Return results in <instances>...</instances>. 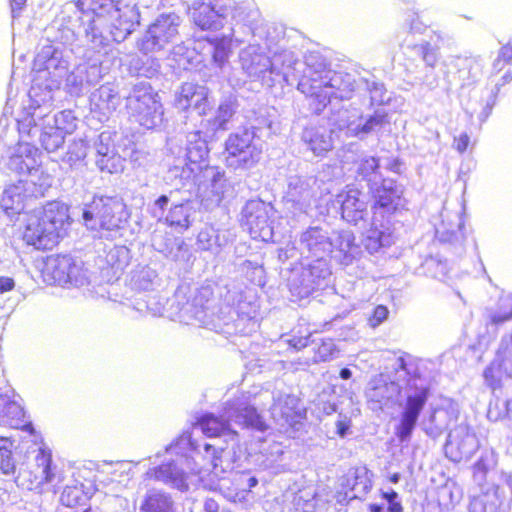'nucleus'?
<instances>
[{
  "label": "nucleus",
  "instance_id": "4d7b16f0",
  "mask_svg": "<svg viewBox=\"0 0 512 512\" xmlns=\"http://www.w3.org/2000/svg\"><path fill=\"white\" fill-rule=\"evenodd\" d=\"M384 508L380 504L372 503L368 506V512H383Z\"/></svg>",
  "mask_w": 512,
  "mask_h": 512
},
{
  "label": "nucleus",
  "instance_id": "79ce46f5",
  "mask_svg": "<svg viewBox=\"0 0 512 512\" xmlns=\"http://www.w3.org/2000/svg\"><path fill=\"white\" fill-rule=\"evenodd\" d=\"M359 486L360 491L362 492L368 491L371 486L370 481L367 479L365 473L362 476H359L358 474L354 475V483L351 485V489L353 491L358 490Z\"/></svg>",
  "mask_w": 512,
  "mask_h": 512
},
{
  "label": "nucleus",
  "instance_id": "338daca9",
  "mask_svg": "<svg viewBox=\"0 0 512 512\" xmlns=\"http://www.w3.org/2000/svg\"><path fill=\"white\" fill-rule=\"evenodd\" d=\"M82 512H92L91 508H87L85 510H83Z\"/></svg>",
  "mask_w": 512,
  "mask_h": 512
},
{
  "label": "nucleus",
  "instance_id": "6e6d98bb",
  "mask_svg": "<svg viewBox=\"0 0 512 512\" xmlns=\"http://www.w3.org/2000/svg\"><path fill=\"white\" fill-rule=\"evenodd\" d=\"M473 454V450H468L461 453L458 457L452 458L453 461H461L462 459H469Z\"/></svg>",
  "mask_w": 512,
  "mask_h": 512
},
{
  "label": "nucleus",
  "instance_id": "e2e57ef3",
  "mask_svg": "<svg viewBox=\"0 0 512 512\" xmlns=\"http://www.w3.org/2000/svg\"><path fill=\"white\" fill-rule=\"evenodd\" d=\"M204 449L206 452H209L211 449H213V446L211 444H205Z\"/></svg>",
  "mask_w": 512,
  "mask_h": 512
},
{
  "label": "nucleus",
  "instance_id": "c756f323",
  "mask_svg": "<svg viewBox=\"0 0 512 512\" xmlns=\"http://www.w3.org/2000/svg\"><path fill=\"white\" fill-rule=\"evenodd\" d=\"M392 242V233L390 231H381L372 227L366 237V246L369 249L377 250L384 246H389Z\"/></svg>",
  "mask_w": 512,
  "mask_h": 512
},
{
  "label": "nucleus",
  "instance_id": "423d86ee",
  "mask_svg": "<svg viewBox=\"0 0 512 512\" xmlns=\"http://www.w3.org/2000/svg\"><path fill=\"white\" fill-rule=\"evenodd\" d=\"M80 267L75 259L68 254H53L43 260L40 270L41 278L47 285H66L75 281Z\"/></svg>",
  "mask_w": 512,
  "mask_h": 512
},
{
  "label": "nucleus",
  "instance_id": "37998d69",
  "mask_svg": "<svg viewBox=\"0 0 512 512\" xmlns=\"http://www.w3.org/2000/svg\"><path fill=\"white\" fill-rule=\"evenodd\" d=\"M454 143H455V149L458 152L463 153L467 150V148L469 146L470 138L466 133H463L454 139Z\"/></svg>",
  "mask_w": 512,
  "mask_h": 512
},
{
  "label": "nucleus",
  "instance_id": "6e6552de",
  "mask_svg": "<svg viewBox=\"0 0 512 512\" xmlns=\"http://www.w3.org/2000/svg\"><path fill=\"white\" fill-rule=\"evenodd\" d=\"M429 392V388L424 387L417 394L407 397L400 423L396 428V436L399 440L404 441L410 437L418 417L427 402Z\"/></svg>",
  "mask_w": 512,
  "mask_h": 512
},
{
  "label": "nucleus",
  "instance_id": "13d9d810",
  "mask_svg": "<svg viewBox=\"0 0 512 512\" xmlns=\"http://www.w3.org/2000/svg\"><path fill=\"white\" fill-rule=\"evenodd\" d=\"M340 377L344 380L351 378V371L348 368H342L339 373Z\"/></svg>",
  "mask_w": 512,
  "mask_h": 512
},
{
  "label": "nucleus",
  "instance_id": "4be33fe9",
  "mask_svg": "<svg viewBox=\"0 0 512 512\" xmlns=\"http://www.w3.org/2000/svg\"><path fill=\"white\" fill-rule=\"evenodd\" d=\"M380 176V160L374 156H364L356 161L355 178L370 186Z\"/></svg>",
  "mask_w": 512,
  "mask_h": 512
},
{
  "label": "nucleus",
  "instance_id": "6ab92c4d",
  "mask_svg": "<svg viewBox=\"0 0 512 512\" xmlns=\"http://www.w3.org/2000/svg\"><path fill=\"white\" fill-rule=\"evenodd\" d=\"M397 385L393 381H387L381 376L373 378L368 391L369 401L379 405L393 400Z\"/></svg>",
  "mask_w": 512,
  "mask_h": 512
},
{
  "label": "nucleus",
  "instance_id": "3c124183",
  "mask_svg": "<svg viewBox=\"0 0 512 512\" xmlns=\"http://www.w3.org/2000/svg\"><path fill=\"white\" fill-rule=\"evenodd\" d=\"M398 494L395 491L385 492L382 494V498L387 500L389 503L397 501Z\"/></svg>",
  "mask_w": 512,
  "mask_h": 512
},
{
  "label": "nucleus",
  "instance_id": "cd10ccee",
  "mask_svg": "<svg viewBox=\"0 0 512 512\" xmlns=\"http://www.w3.org/2000/svg\"><path fill=\"white\" fill-rule=\"evenodd\" d=\"M79 11L85 14L101 16L116 7L115 0H76Z\"/></svg>",
  "mask_w": 512,
  "mask_h": 512
},
{
  "label": "nucleus",
  "instance_id": "de8ad7c7",
  "mask_svg": "<svg viewBox=\"0 0 512 512\" xmlns=\"http://www.w3.org/2000/svg\"><path fill=\"white\" fill-rule=\"evenodd\" d=\"M336 427H337V434L341 437H344L346 435L347 431L349 430L350 423L346 422V421H338L336 423Z\"/></svg>",
  "mask_w": 512,
  "mask_h": 512
},
{
  "label": "nucleus",
  "instance_id": "a211bd4d",
  "mask_svg": "<svg viewBox=\"0 0 512 512\" xmlns=\"http://www.w3.org/2000/svg\"><path fill=\"white\" fill-rule=\"evenodd\" d=\"M27 198L24 183L18 182L7 187L1 198V207L8 215L18 214L24 208Z\"/></svg>",
  "mask_w": 512,
  "mask_h": 512
},
{
  "label": "nucleus",
  "instance_id": "c9c22d12",
  "mask_svg": "<svg viewBox=\"0 0 512 512\" xmlns=\"http://www.w3.org/2000/svg\"><path fill=\"white\" fill-rule=\"evenodd\" d=\"M387 122L388 118L386 113H375L372 116H370L362 125L361 131L364 133H369L375 130L377 127H381Z\"/></svg>",
  "mask_w": 512,
  "mask_h": 512
},
{
  "label": "nucleus",
  "instance_id": "f257e3e1",
  "mask_svg": "<svg viewBox=\"0 0 512 512\" xmlns=\"http://www.w3.org/2000/svg\"><path fill=\"white\" fill-rule=\"evenodd\" d=\"M71 222L69 208L65 204L48 202L26 215L21 238L36 250H52L67 235Z\"/></svg>",
  "mask_w": 512,
  "mask_h": 512
},
{
  "label": "nucleus",
  "instance_id": "2f4dec72",
  "mask_svg": "<svg viewBox=\"0 0 512 512\" xmlns=\"http://www.w3.org/2000/svg\"><path fill=\"white\" fill-rule=\"evenodd\" d=\"M398 370L404 371L410 378L420 377V371L416 358L408 353H403L398 359Z\"/></svg>",
  "mask_w": 512,
  "mask_h": 512
},
{
  "label": "nucleus",
  "instance_id": "49530a36",
  "mask_svg": "<svg viewBox=\"0 0 512 512\" xmlns=\"http://www.w3.org/2000/svg\"><path fill=\"white\" fill-rule=\"evenodd\" d=\"M15 287V282L11 277H0V294L9 292Z\"/></svg>",
  "mask_w": 512,
  "mask_h": 512
},
{
  "label": "nucleus",
  "instance_id": "473e14b6",
  "mask_svg": "<svg viewBox=\"0 0 512 512\" xmlns=\"http://www.w3.org/2000/svg\"><path fill=\"white\" fill-rule=\"evenodd\" d=\"M163 48L164 46H162V44H160L157 39L152 37V33L149 31V29L143 38L138 42V49L144 55L157 52Z\"/></svg>",
  "mask_w": 512,
  "mask_h": 512
},
{
  "label": "nucleus",
  "instance_id": "0e129e2a",
  "mask_svg": "<svg viewBox=\"0 0 512 512\" xmlns=\"http://www.w3.org/2000/svg\"><path fill=\"white\" fill-rule=\"evenodd\" d=\"M218 460H220V456H214V459H213L214 467H216L218 465V463H217Z\"/></svg>",
  "mask_w": 512,
  "mask_h": 512
},
{
  "label": "nucleus",
  "instance_id": "864d4df0",
  "mask_svg": "<svg viewBox=\"0 0 512 512\" xmlns=\"http://www.w3.org/2000/svg\"><path fill=\"white\" fill-rule=\"evenodd\" d=\"M21 431L27 432L30 435H35L36 431L34 429V426L31 422H27L19 427Z\"/></svg>",
  "mask_w": 512,
  "mask_h": 512
},
{
  "label": "nucleus",
  "instance_id": "39448f33",
  "mask_svg": "<svg viewBox=\"0 0 512 512\" xmlns=\"http://www.w3.org/2000/svg\"><path fill=\"white\" fill-rule=\"evenodd\" d=\"M332 71L320 68L312 69L298 82V89L309 98V105L318 114L330 103L331 96L325 91L330 88Z\"/></svg>",
  "mask_w": 512,
  "mask_h": 512
},
{
  "label": "nucleus",
  "instance_id": "a18cd8bd",
  "mask_svg": "<svg viewBox=\"0 0 512 512\" xmlns=\"http://www.w3.org/2000/svg\"><path fill=\"white\" fill-rule=\"evenodd\" d=\"M474 476H484L488 472V465L484 458L478 459L472 466Z\"/></svg>",
  "mask_w": 512,
  "mask_h": 512
},
{
  "label": "nucleus",
  "instance_id": "8fccbe9b",
  "mask_svg": "<svg viewBox=\"0 0 512 512\" xmlns=\"http://www.w3.org/2000/svg\"><path fill=\"white\" fill-rule=\"evenodd\" d=\"M388 511L389 512H403V506H402L401 502L395 501V502L389 503Z\"/></svg>",
  "mask_w": 512,
  "mask_h": 512
},
{
  "label": "nucleus",
  "instance_id": "9d476101",
  "mask_svg": "<svg viewBox=\"0 0 512 512\" xmlns=\"http://www.w3.org/2000/svg\"><path fill=\"white\" fill-rule=\"evenodd\" d=\"M370 192L374 200L372 205L374 213L379 211L381 214L392 215L400 209L403 193L396 186L395 181H390L387 184V181L383 180L379 187L370 188Z\"/></svg>",
  "mask_w": 512,
  "mask_h": 512
},
{
  "label": "nucleus",
  "instance_id": "7ed1b4c3",
  "mask_svg": "<svg viewBox=\"0 0 512 512\" xmlns=\"http://www.w3.org/2000/svg\"><path fill=\"white\" fill-rule=\"evenodd\" d=\"M125 204L107 196H95L83 209L86 227L94 231H113L119 229L125 221Z\"/></svg>",
  "mask_w": 512,
  "mask_h": 512
},
{
  "label": "nucleus",
  "instance_id": "bf43d9fd",
  "mask_svg": "<svg viewBox=\"0 0 512 512\" xmlns=\"http://www.w3.org/2000/svg\"><path fill=\"white\" fill-rule=\"evenodd\" d=\"M258 480L256 477L252 476L248 479V488H253L257 485Z\"/></svg>",
  "mask_w": 512,
  "mask_h": 512
},
{
  "label": "nucleus",
  "instance_id": "0eeeda50",
  "mask_svg": "<svg viewBox=\"0 0 512 512\" xmlns=\"http://www.w3.org/2000/svg\"><path fill=\"white\" fill-rule=\"evenodd\" d=\"M244 225L252 239L269 241L274 235L267 205L259 200L249 201L242 211Z\"/></svg>",
  "mask_w": 512,
  "mask_h": 512
},
{
  "label": "nucleus",
  "instance_id": "f8f14e48",
  "mask_svg": "<svg viewBox=\"0 0 512 512\" xmlns=\"http://www.w3.org/2000/svg\"><path fill=\"white\" fill-rule=\"evenodd\" d=\"M274 406L284 423L293 430H296L306 419L307 410L295 395L288 394L279 397Z\"/></svg>",
  "mask_w": 512,
  "mask_h": 512
},
{
  "label": "nucleus",
  "instance_id": "5701e85b",
  "mask_svg": "<svg viewBox=\"0 0 512 512\" xmlns=\"http://www.w3.org/2000/svg\"><path fill=\"white\" fill-rule=\"evenodd\" d=\"M197 424L203 434L209 438H216L224 435L230 430L229 422L213 414H204L198 418Z\"/></svg>",
  "mask_w": 512,
  "mask_h": 512
},
{
  "label": "nucleus",
  "instance_id": "393cba45",
  "mask_svg": "<svg viewBox=\"0 0 512 512\" xmlns=\"http://www.w3.org/2000/svg\"><path fill=\"white\" fill-rule=\"evenodd\" d=\"M235 106V102L233 101H225L219 104L215 115L208 120L213 134L228 129V123L235 114Z\"/></svg>",
  "mask_w": 512,
  "mask_h": 512
},
{
  "label": "nucleus",
  "instance_id": "58836bf2",
  "mask_svg": "<svg viewBox=\"0 0 512 512\" xmlns=\"http://www.w3.org/2000/svg\"><path fill=\"white\" fill-rule=\"evenodd\" d=\"M16 461L13 455L0 457V471L4 475L13 476L16 472Z\"/></svg>",
  "mask_w": 512,
  "mask_h": 512
},
{
  "label": "nucleus",
  "instance_id": "bb28decb",
  "mask_svg": "<svg viewBox=\"0 0 512 512\" xmlns=\"http://www.w3.org/2000/svg\"><path fill=\"white\" fill-rule=\"evenodd\" d=\"M313 347V362L321 363L332 360L339 350L332 338L316 337Z\"/></svg>",
  "mask_w": 512,
  "mask_h": 512
},
{
  "label": "nucleus",
  "instance_id": "603ef678",
  "mask_svg": "<svg viewBox=\"0 0 512 512\" xmlns=\"http://www.w3.org/2000/svg\"><path fill=\"white\" fill-rule=\"evenodd\" d=\"M168 197L166 195H161L159 196L156 200H155V204L161 209L163 210L164 207L168 204Z\"/></svg>",
  "mask_w": 512,
  "mask_h": 512
},
{
  "label": "nucleus",
  "instance_id": "aec40b11",
  "mask_svg": "<svg viewBox=\"0 0 512 512\" xmlns=\"http://www.w3.org/2000/svg\"><path fill=\"white\" fill-rule=\"evenodd\" d=\"M163 222L173 231H186L191 225L190 209L184 203L175 204L168 210Z\"/></svg>",
  "mask_w": 512,
  "mask_h": 512
},
{
  "label": "nucleus",
  "instance_id": "72a5a7b5",
  "mask_svg": "<svg viewBox=\"0 0 512 512\" xmlns=\"http://www.w3.org/2000/svg\"><path fill=\"white\" fill-rule=\"evenodd\" d=\"M492 508L486 494L474 496L469 503V512H492Z\"/></svg>",
  "mask_w": 512,
  "mask_h": 512
},
{
  "label": "nucleus",
  "instance_id": "69168bd1",
  "mask_svg": "<svg viewBox=\"0 0 512 512\" xmlns=\"http://www.w3.org/2000/svg\"><path fill=\"white\" fill-rule=\"evenodd\" d=\"M21 157H22V156H21V154H15L12 158H13L14 160H18V159H20Z\"/></svg>",
  "mask_w": 512,
  "mask_h": 512
},
{
  "label": "nucleus",
  "instance_id": "c85d7f7f",
  "mask_svg": "<svg viewBox=\"0 0 512 512\" xmlns=\"http://www.w3.org/2000/svg\"><path fill=\"white\" fill-rule=\"evenodd\" d=\"M317 334V331H303L302 329H298L292 331L286 343L290 349L300 351L315 343Z\"/></svg>",
  "mask_w": 512,
  "mask_h": 512
},
{
  "label": "nucleus",
  "instance_id": "20e7f679",
  "mask_svg": "<svg viewBox=\"0 0 512 512\" xmlns=\"http://www.w3.org/2000/svg\"><path fill=\"white\" fill-rule=\"evenodd\" d=\"M262 149L254 142V133L248 129L231 133L224 142V162L232 169H246L256 165Z\"/></svg>",
  "mask_w": 512,
  "mask_h": 512
},
{
  "label": "nucleus",
  "instance_id": "5fc2aeb1",
  "mask_svg": "<svg viewBox=\"0 0 512 512\" xmlns=\"http://www.w3.org/2000/svg\"><path fill=\"white\" fill-rule=\"evenodd\" d=\"M510 315H502V316H493L491 318V322L493 324H500V323H503L505 321H507L508 319H510Z\"/></svg>",
  "mask_w": 512,
  "mask_h": 512
},
{
  "label": "nucleus",
  "instance_id": "f03ea898",
  "mask_svg": "<svg viewBox=\"0 0 512 512\" xmlns=\"http://www.w3.org/2000/svg\"><path fill=\"white\" fill-rule=\"evenodd\" d=\"M62 481L63 475L53 464L51 450L43 447L38 449L34 463L15 477L19 487L38 494L56 493Z\"/></svg>",
  "mask_w": 512,
  "mask_h": 512
},
{
  "label": "nucleus",
  "instance_id": "ea45409f",
  "mask_svg": "<svg viewBox=\"0 0 512 512\" xmlns=\"http://www.w3.org/2000/svg\"><path fill=\"white\" fill-rule=\"evenodd\" d=\"M511 60H512V38L501 47V49L498 53L497 63L507 64Z\"/></svg>",
  "mask_w": 512,
  "mask_h": 512
},
{
  "label": "nucleus",
  "instance_id": "412c9836",
  "mask_svg": "<svg viewBox=\"0 0 512 512\" xmlns=\"http://www.w3.org/2000/svg\"><path fill=\"white\" fill-rule=\"evenodd\" d=\"M302 138L316 155L324 154L332 149L331 137L326 135L325 132H321L318 128H305Z\"/></svg>",
  "mask_w": 512,
  "mask_h": 512
},
{
  "label": "nucleus",
  "instance_id": "a19ab883",
  "mask_svg": "<svg viewBox=\"0 0 512 512\" xmlns=\"http://www.w3.org/2000/svg\"><path fill=\"white\" fill-rule=\"evenodd\" d=\"M13 447V438L0 436V457L13 455Z\"/></svg>",
  "mask_w": 512,
  "mask_h": 512
},
{
  "label": "nucleus",
  "instance_id": "ddd939ff",
  "mask_svg": "<svg viewBox=\"0 0 512 512\" xmlns=\"http://www.w3.org/2000/svg\"><path fill=\"white\" fill-rule=\"evenodd\" d=\"M362 192L355 187H346L338 197L341 198L340 213L348 222H358L363 219L366 212V204L361 199Z\"/></svg>",
  "mask_w": 512,
  "mask_h": 512
},
{
  "label": "nucleus",
  "instance_id": "1a4fd4ad",
  "mask_svg": "<svg viewBox=\"0 0 512 512\" xmlns=\"http://www.w3.org/2000/svg\"><path fill=\"white\" fill-rule=\"evenodd\" d=\"M176 103L183 111H195L200 116L207 115L211 110L208 89L196 83H183Z\"/></svg>",
  "mask_w": 512,
  "mask_h": 512
},
{
  "label": "nucleus",
  "instance_id": "c03bdc74",
  "mask_svg": "<svg viewBox=\"0 0 512 512\" xmlns=\"http://www.w3.org/2000/svg\"><path fill=\"white\" fill-rule=\"evenodd\" d=\"M27 0H9L11 14L13 18H18L25 8Z\"/></svg>",
  "mask_w": 512,
  "mask_h": 512
},
{
  "label": "nucleus",
  "instance_id": "680f3d73",
  "mask_svg": "<svg viewBox=\"0 0 512 512\" xmlns=\"http://www.w3.org/2000/svg\"><path fill=\"white\" fill-rule=\"evenodd\" d=\"M468 439L476 440L475 433L467 432L466 435L463 437V441L468 440Z\"/></svg>",
  "mask_w": 512,
  "mask_h": 512
},
{
  "label": "nucleus",
  "instance_id": "4c0bfd02",
  "mask_svg": "<svg viewBox=\"0 0 512 512\" xmlns=\"http://www.w3.org/2000/svg\"><path fill=\"white\" fill-rule=\"evenodd\" d=\"M245 412H246V414L244 415V417L246 418V422L249 425L256 427L260 430H263L265 428L262 417L257 412L256 408L246 407Z\"/></svg>",
  "mask_w": 512,
  "mask_h": 512
},
{
  "label": "nucleus",
  "instance_id": "2eb2a0df",
  "mask_svg": "<svg viewBox=\"0 0 512 512\" xmlns=\"http://www.w3.org/2000/svg\"><path fill=\"white\" fill-rule=\"evenodd\" d=\"M136 115L138 121L147 129L156 125L155 119L162 115V104L158 95L153 92L145 91L137 97Z\"/></svg>",
  "mask_w": 512,
  "mask_h": 512
},
{
  "label": "nucleus",
  "instance_id": "f704fd0d",
  "mask_svg": "<svg viewBox=\"0 0 512 512\" xmlns=\"http://www.w3.org/2000/svg\"><path fill=\"white\" fill-rule=\"evenodd\" d=\"M420 53L423 61L429 67H435L438 61L437 48L432 46L430 43L425 42L420 45Z\"/></svg>",
  "mask_w": 512,
  "mask_h": 512
},
{
  "label": "nucleus",
  "instance_id": "e433bc0d",
  "mask_svg": "<svg viewBox=\"0 0 512 512\" xmlns=\"http://www.w3.org/2000/svg\"><path fill=\"white\" fill-rule=\"evenodd\" d=\"M389 315V310L385 305H377L374 307L372 313L368 318V323L371 327L375 328L384 322Z\"/></svg>",
  "mask_w": 512,
  "mask_h": 512
},
{
  "label": "nucleus",
  "instance_id": "7c9ffc66",
  "mask_svg": "<svg viewBox=\"0 0 512 512\" xmlns=\"http://www.w3.org/2000/svg\"><path fill=\"white\" fill-rule=\"evenodd\" d=\"M151 477L164 483L174 482L179 478V473L173 463H162L153 468L150 472Z\"/></svg>",
  "mask_w": 512,
  "mask_h": 512
},
{
  "label": "nucleus",
  "instance_id": "4468645a",
  "mask_svg": "<svg viewBox=\"0 0 512 512\" xmlns=\"http://www.w3.org/2000/svg\"><path fill=\"white\" fill-rule=\"evenodd\" d=\"M503 376L512 378V354L498 352L483 371L486 385L496 390L502 385Z\"/></svg>",
  "mask_w": 512,
  "mask_h": 512
},
{
  "label": "nucleus",
  "instance_id": "9b49d317",
  "mask_svg": "<svg viewBox=\"0 0 512 512\" xmlns=\"http://www.w3.org/2000/svg\"><path fill=\"white\" fill-rule=\"evenodd\" d=\"M94 480L83 478L81 475L74 477L73 482L64 487L60 502L62 505L73 508L85 504L96 492Z\"/></svg>",
  "mask_w": 512,
  "mask_h": 512
},
{
  "label": "nucleus",
  "instance_id": "dca6fc26",
  "mask_svg": "<svg viewBox=\"0 0 512 512\" xmlns=\"http://www.w3.org/2000/svg\"><path fill=\"white\" fill-rule=\"evenodd\" d=\"M197 137L187 146L186 160L191 171L205 170L209 167V147L206 140L201 138V132H195Z\"/></svg>",
  "mask_w": 512,
  "mask_h": 512
},
{
  "label": "nucleus",
  "instance_id": "a878e982",
  "mask_svg": "<svg viewBox=\"0 0 512 512\" xmlns=\"http://www.w3.org/2000/svg\"><path fill=\"white\" fill-rule=\"evenodd\" d=\"M140 510L142 512H173V502L163 493L152 492L144 497Z\"/></svg>",
  "mask_w": 512,
  "mask_h": 512
},
{
  "label": "nucleus",
  "instance_id": "052dcab7",
  "mask_svg": "<svg viewBox=\"0 0 512 512\" xmlns=\"http://www.w3.org/2000/svg\"><path fill=\"white\" fill-rule=\"evenodd\" d=\"M388 479L391 483H397L400 479V475L398 473H394L390 475Z\"/></svg>",
  "mask_w": 512,
  "mask_h": 512
},
{
  "label": "nucleus",
  "instance_id": "f3484780",
  "mask_svg": "<svg viewBox=\"0 0 512 512\" xmlns=\"http://www.w3.org/2000/svg\"><path fill=\"white\" fill-rule=\"evenodd\" d=\"M177 17L172 14L160 15L153 24L149 26L152 37L157 39L162 46L171 43L178 34Z\"/></svg>",
  "mask_w": 512,
  "mask_h": 512
},
{
  "label": "nucleus",
  "instance_id": "09e8293b",
  "mask_svg": "<svg viewBox=\"0 0 512 512\" xmlns=\"http://www.w3.org/2000/svg\"><path fill=\"white\" fill-rule=\"evenodd\" d=\"M195 20H196L197 25L200 26L201 29H203V30L209 29L212 25V22L201 18V12H198L196 14Z\"/></svg>",
  "mask_w": 512,
  "mask_h": 512
},
{
  "label": "nucleus",
  "instance_id": "b1692460",
  "mask_svg": "<svg viewBox=\"0 0 512 512\" xmlns=\"http://www.w3.org/2000/svg\"><path fill=\"white\" fill-rule=\"evenodd\" d=\"M330 88L334 89L335 96L340 99H350L356 89L355 79L348 73L332 71Z\"/></svg>",
  "mask_w": 512,
  "mask_h": 512
}]
</instances>
